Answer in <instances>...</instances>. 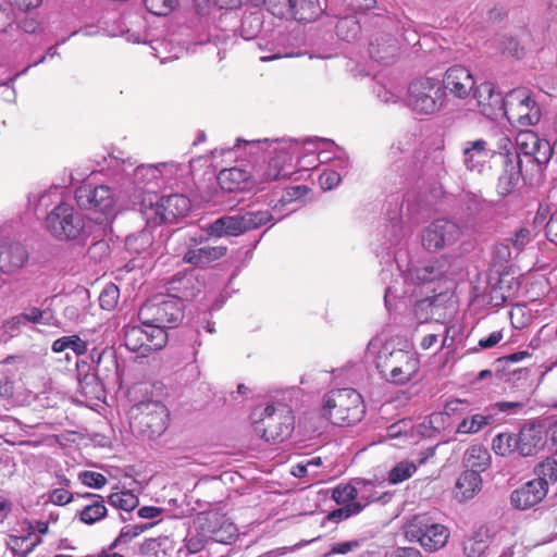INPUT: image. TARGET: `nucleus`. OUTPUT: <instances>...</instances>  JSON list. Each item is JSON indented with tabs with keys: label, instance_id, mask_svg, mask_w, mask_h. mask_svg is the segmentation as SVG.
I'll use <instances>...</instances> for the list:
<instances>
[{
	"label": "nucleus",
	"instance_id": "f257e3e1",
	"mask_svg": "<svg viewBox=\"0 0 557 557\" xmlns=\"http://www.w3.org/2000/svg\"><path fill=\"white\" fill-rule=\"evenodd\" d=\"M300 148V140L293 138L275 139H255L245 140L237 138L235 145L227 149H214L211 157L214 161L218 158L226 156L234 158V165H213V171L218 174L226 172H238L239 174H250L267 170L280 174L289 172L293 168V153Z\"/></svg>",
	"mask_w": 557,
	"mask_h": 557
},
{
	"label": "nucleus",
	"instance_id": "f03ea898",
	"mask_svg": "<svg viewBox=\"0 0 557 557\" xmlns=\"http://www.w3.org/2000/svg\"><path fill=\"white\" fill-rule=\"evenodd\" d=\"M168 295L148 299L139 309L138 317L144 326L173 329L184 318L185 301L193 300L200 292L193 275L174 277L168 287Z\"/></svg>",
	"mask_w": 557,
	"mask_h": 557
},
{
	"label": "nucleus",
	"instance_id": "7ed1b4c3",
	"mask_svg": "<svg viewBox=\"0 0 557 557\" xmlns=\"http://www.w3.org/2000/svg\"><path fill=\"white\" fill-rule=\"evenodd\" d=\"M45 230L59 242L85 246L89 238L98 237L101 222L86 216L72 205L60 202L45 218Z\"/></svg>",
	"mask_w": 557,
	"mask_h": 557
},
{
	"label": "nucleus",
	"instance_id": "20e7f679",
	"mask_svg": "<svg viewBox=\"0 0 557 557\" xmlns=\"http://www.w3.org/2000/svg\"><path fill=\"white\" fill-rule=\"evenodd\" d=\"M210 236L206 232H175L166 246L175 256H183V261L197 268H205L227 253L226 246H201Z\"/></svg>",
	"mask_w": 557,
	"mask_h": 557
},
{
	"label": "nucleus",
	"instance_id": "39448f33",
	"mask_svg": "<svg viewBox=\"0 0 557 557\" xmlns=\"http://www.w3.org/2000/svg\"><path fill=\"white\" fill-rule=\"evenodd\" d=\"M366 411L361 395L354 388H338L323 397L322 414L336 425L359 422Z\"/></svg>",
	"mask_w": 557,
	"mask_h": 557
},
{
	"label": "nucleus",
	"instance_id": "423d86ee",
	"mask_svg": "<svg viewBox=\"0 0 557 557\" xmlns=\"http://www.w3.org/2000/svg\"><path fill=\"white\" fill-rule=\"evenodd\" d=\"M128 417L133 432L147 440L161 436L168 429L169 410L159 400L146 399L133 405Z\"/></svg>",
	"mask_w": 557,
	"mask_h": 557
},
{
	"label": "nucleus",
	"instance_id": "0eeeda50",
	"mask_svg": "<svg viewBox=\"0 0 557 557\" xmlns=\"http://www.w3.org/2000/svg\"><path fill=\"white\" fill-rule=\"evenodd\" d=\"M376 368L381 376L393 384L404 385L416 379L420 361L416 354L404 350H389L383 347L376 356Z\"/></svg>",
	"mask_w": 557,
	"mask_h": 557
},
{
	"label": "nucleus",
	"instance_id": "6e6552de",
	"mask_svg": "<svg viewBox=\"0 0 557 557\" xmlns=\"http://www.w3.org/2000/svg\"><path fill=\"white\" fill-rule=\"evenodd\" d=\"M445 98L438 79L420 77L408 87L407 104L416 114L432 115L442 110Z\"/></svg>",
	"mask_w": 557,
	"mask_h": 557
},
{
	"label": "nucleus",
	"instance_id": "1a4fd4ad",
	"mask_svg": "<svg viewBox=\"0 0 557 557\" xmlns=\"http://www.w3.org/2000/svg\"><path fill=\"white\" fill-rule=\"evenodd\" d=\"M502 113L511 126L521 128L536 125L542 115L537 101L525 88H516L506 94Z\"/></svg>",
	"mask_w": 557,
	"mask_h": 557
},
{
	"label": "nucleus",
	"instance_id": "9d476101",
	"mask_svg": "<svg viewBox=\"0 0 557 557\" xmlns=\"http://www.w3.org/2000/svg\"><path fill=\"white\" fill-rule=\"evenodd\" d=\"M268 211L245 212L243 214L223 215L209 223L203 232L213 238L236 237L250 230L267 224L271 219Z\"/></svg>",
	"mask_w": 557,
	"mask_h": 557
},
{
	"label": "nucleus",
	"instance_id": "9b49d317",
	"mask_svg": "<svg viewBox=\"0 0 557 557\" xmlns=\"http://www.w3.org/2000/svg\"><path fill=\"white\" fill-rule=\"evenodd\" d=\"M255 430L267 442H284L294 430V416L290 408L283 404L268 405L263 409L262 418L256 422Z\"/></svg>",
	"mask_w": 557,
	"mask_h": 557
},
{
	"label": "nucleus",
	"instance_id": "f8f14e48",
	"mask_svg": "<svg viewBox=\"0 0 557 557\" xmlns=\"http://www.w3.org/2000/svg\"><path fill=\"white\" fill-rule=\"evenodd\" d=\"M450 532L448 528L441 523L431 522L423 516H417L405 527V537L409 542H418L425 550L436 552L443 548Z\"/></svg>",
	"mask_w": 557,
	"mask_h": 557
},
{
	"label": "nucleus",
	"instance_id": "ddd939ff",
	"mask_svg": "<svg viewBox=\"0 0 557 557\" xmlns=\"http://www.w3.org/2000/svg\"><path fill=\"white\" fill-rule=\"evenodd\" d=\"M191 209L188 197L182 194L161 196L156 202L143 211L148 225H160L162 223L177 222L178 218L186 216Z\"/></svg>",
	"mask_w": 557,
	"mask_h": 557
},
{
	"label": "nucleus",
	"instance_id": "4468645a",
	"mask_svg": "<svg viewBox=\"0 0 557 557\" xmlns=\"http://www.w3.org/2000/svg\"><path fill=\"white\" fill-rule=\"evenodd\" d=\"M168 342L166 331L152 326L129 325L124 330L125 347L141 357L162 349Z\"/></svg>",
	"mask_w": 557,
	"mask_h": 557
},
{
	"label": "nucleus",
	"instance_id": "2eb2a0df",
	"mask_svg": "<svg viewBox=\"0 0 557 557\" xmlns=\"http://www.w3.org/2000/svg\"><path fill=\"white\" fill-rule=\"evenodd\" d=\"M334 147V143L325 138H307L300 141L299 157L289 172L285 174H299L301 172H310L319 170L324 160L321 156L325 151H330Z\"/></svg>",
	"mask_w": 557,
	"mask_h": 557
},
{
	"label": "nucleus",
	"instance_id": "dca6fc26",
	"mask_svg": "<svg viewBox=\"0 0 557 557\" xmlns=\"http://www.w3.org/2000/svg\"><path fill=\"white\" fill-rule=\"evenodd\" d=\"M459 236V226L453 221L438 219L422 233V245L429 251H436L451 245Z\"/></svg>",
	"mask_w": 557,
	"mask_h": 557
},
{
	"label": "nucleus",
	"instance_id": "f3484780",
	"mask_svg": "<svg viewBox=\"0 0 557 557\" xmlns=\"http://www.w3.org/2000/svg\"><path fill=\"white\" fill-rule=\"evenodd\" d=\"M74 198L79 208L106 212L112 209L111 190L104 185L83 184L75 189Z\"/></svg>",
	"mask_w": 557,
	"mask_h": 557
},
{
	"label": "nucleus",
	"instance_id": "a211bd4d",
	"mask_svg": "<svg viewBox=\"0 0 557 557\" xmlns=\"http://www.w3.org/2000/svg\"><path fill=\"white\" fill-rule=\"evenodd\" d=\"M29 259L27 247L21 242L4 238L0 240V271L15 274L22 270Z\"/></svg>",
	"mask_w": 557,
	"mask_h": 557
},
{
	"label": "nucleus",
	"instance_id": "6ab92c4d",
	"mask_svg": "<svg viewBox=\"0 0 557 557\" xmlns=\"http://www.w3.org/2000/svg\"><path fill=\"white\" fill-rule=\"evenodd\" d=\"M518 440V455L521 457H532L537 455L546 445L547 433L543 425L539 423H529L523 425L519 433Z\"/></svg>",
	"mask_w": 557,
	"mask_h": 557
},
{
	"label": "nucleus",
	"instance_id": "aec40b11",
	"mask_svg": "<svg viewBox=\"0 0 557 557\" xmlns=\"http://www.w3.org/2000/svg\"><path fill=\"white\" fill-rule=\"evenodd\" d=\"M474 86L475 81L467 67L455 65L446 70L442 87L453 96L463 99L470 95Z\"/></svg>",
	"mask_w": 557,
	"mask_h": 557
},
{
	"label": "nucleus",
	"instance_id": "412c9836",
	"mask_svg": "<svg viewBox=\"0 0 557 557\" xmlns=\"http://www.w3.org/2000/svg\"><path fill=\"white\" fill-rule=\"evenodd\" d=\"M473 98L481 114L488 119H495L502 113L504 108V97L494 90L490 82H484L474 86Z\"/></svg>",
	"mask_w": 557,
	"mask_h": 557
},
{
	"label": "nucleus",
	"instance_id": "4be33fe9",
	"mask_svg": "<svg viewBox=\"0 0 557 557\" xmlns=\"http://www.w3.org/2000/svg\"><path fill=\"white\" fill-rule=\"evenodd\" d=\"M462 152L463 163L468 171L480 174L490 169L488 161L492 153L485 140L476 139L465 143Z\"/></svg>",
	"mask_w": 557,
	"mask_h": 557
},
{
	"label": "nucleus",
	"instance_id": "5701e85b",
	"mask_svg": "<svg viewBox=\"0 0 557 557\" xmlns=\"http://www.w3.org/2000/svg\"><path fill=\"white\" fill-rule=\"evenodd\" d=\"M546 495L545 487L539 481L531 480L511 492L510 503L519 510H527L540 504Z\"/></svg>",
	"mask_w": 557,
	"mask_h": 557
},
{
	"label": "nucleus",
	"instance_id": "b1692460",
	"mask_svg": "<svg viewBox=\"0 0 557 557\" xmlns=\"http://www.w3.org/2000/svg\"><path fill=\"white\" fill-rule=\"evenodd\" d=\"M399 52L398 41L389 34L374 35L369 45V54L376 62L388 64L395 60Z\"/></svg>",
	"mask_w": 557,
	"mask_h": 557
},
{
	"label": "nucleus",
	"instance_id": "393cba45",
	"mask_svg": "<svg viewBox=\"0 0 557 557\" xmlns=\"http://www.w3.org/2000/svg\"><path fill=\"white\" fill-rule=\"evenodd\" d=\"M516 146L520 156L523 154L528 162H541V150L548 149L547 141L541 140L534 132L521 131L516 137Z\"/></svg>",
	"mask_w": 557,
	"mask_h": 557
},
{
	"label": "nucleus",
	"instance_id": "a878e982",
	"mask_svg": "<svg viewBox=\"0 0 557 557\" xmlns=\"http://www.w3.org/2000/svg\"><path fill=\"white\" fill-rule=\"evenodd\" d=\"M461 210L463 212L465 220L468 222L474 219H488L492 215L493 207L490 202L475 194H466L461 200Z\"/></svg>",
	"mask_w": 557,
	"mask_h": 557
},
{
	"label": "nucleus",
	"instance_id": "bb28decb",
	"mask_svg": "<svg viewBox=\"0 0 557 557\" xmlns=\"http://www.w3.org/2000/svg\"><path fill=\"white\" fill-rule=\"evenodd\" d=\"M482 479L476 470H466L458 478L455 485V497L459 502H467L481 491Z\"/></svg>",
	"mask_w": 557,
	"mask_h": 557
},
{
	"label": "nucleus",
	"instance_id": "cd10ccee",
	"mask_svg": "<svg viewBox=\"0 0 557 557\" xmlns=\"http://www.w3.org/2000/svg\"><path fill=\"white\" fill-rule=\"evenodd\" d=\"M92 362L96 363V373L106 379L116 374L119 363L116 359V352L112 347H106L98 351L94 349L91 352Z\"/></svg>",
	"mask_w": 557,
	"mask_h": 557
},
{
	"label": "nucleus",
	"instance_id": "c85d7f7f",
	"mask_svg": "<svg viewBox=\"0 0 557 557\" xmlns=\"http://www.w3.org/2000/svg\"><path fill=\"white\" fill-rule=\"evenodd\" d=\"M91 500L90 504L86 505L78 513L79 520L86 524H94L101 520L107 515V508L104 500L100 495L94 493L77 494Z\"/></svg>",
	"mask_w": 557,
	"mask_h": 557
},
{
	"label": "nucleus",
	"instance_id": "c756f323",
	"mask_svg": "<svg viewBox=\"0 0 557 557\" xmlns=\"http://www.w3.org/2000/svg\"><path fill=\"white\" fill-rule=\"evenodd\" d=\"M14 319L18 324L33 323L48 326L57 324L55 313L50 307H46L42 309L32 307L28 308L25 312L16 315Z\"/></svg>",
	"mask_w": 557,
	"mask_h": 557
},
{
	"label": "nucleus",
	"instance_id": "7c9ffc66",
	"mask_svg": "<svg viewBox=\"0 0 557 557\" xmlns=\"http://www.w3.org/2000/svg\"><path fill=\"white\" fill-rule=\"evenodd\" d=\"M289 16L299 21L311 22L321 15L323 9L319 0H292Z\"/></svg>",
	"mask_w": 557,
	"mask_h": 557
},
{
	"label": "nucleus",
	"instance_id": "2f4dec72",
	"mask_svg": "<svg viewBox=\"0 0 557 557\" xmlns=\"http://www.w3.org/2000/svg\"><path fill=\"white\" fill-rule=\"evenodd\" d=\"M240 180H234L233 176H214L219 189L215 194H243L252 188L251 176H238Z\"/></svg>",
	"mask_w": 557,
	"mask_h": 557
},
{
	"label": "nucleus",
	"instance_id": "473e14b6",
	"mask_svg": "<svg viewBox=\"0 0 557 557\" xmlns=\"http://www.w3.org/2000/svg\"><path fill=\"white\" fill-rule=\"evenodd\" d=\"M444 262L438 260L429 261L420 267L410 269L409 274L417 283H429L438 280L444 275Z\"/></svg>",
	"mask_w": 557,
	"mask_h": 557
},
{
	"label": "nucleus",
	"instance_id": "72a5a7b5",
	"mask_svg": "<svg viewBox=\"0 0 557 557\" xmlns=\"http://www.w3.org/2000/svg\"><path fill=\"white\" fill-rule=\"evenodd\" d=\"M491 462V455L486 448L481 445H473L466 450L463 463L467 470H476V473L484 471Z\"/></svg>",
	"mask_w": 557,
	"mask_h": 557
},
{
	"label": "nucleus",
	"instance_id": "f704fd0d",
	"mask_svg": "<svg viewBox=\"0 0 557 557\" xmlns=\"http://www.w3.org/2000/svg\"><path fill=\"white\" fill-rule=\"evenodd\" d=\"M152 226L147 224L140 232L128 235L125 238L126 250L136 255L147 251L153 244Z\"/></svg>",
	"mask_w": 557,
	"mask_h": 557
},
{
	"label": "nucleus",
	"instance_id": "c9c22d12",
	"mask_svg": "<svg viewBox=\"0 0 557 557\" xmlns=\"http://www.w3.org/2000/svg\"><path fill=\"white\" fill-rule=\"evenodd\" d=\"M441 306L438 305L437 297L424 298L417 301L414 306V317L419 323H426L434 320L438 323L441 319L440 311Z\"/></svg>",
	"mask_w": 557,
	"mask_h": 557
},
{
	"label": "nucleus",
	"instance_id": "e433bc0d",
	"mask_svg": "<svg viewBox=\"0 0 557 557\" xmlns=\"http://www.w3.org/2000/svg\"><path fill=\"white\" fill-rule=\"evenodd\" d=\"M332 497L337 504H345L359 498L358 502L369 505L373 499L370 496H366L362 490L358 488L354 481L348 484H339L336 486L333 490Z\"/></svg>",
	"mask_w": 557,
	"mask_h": 557
},
{
	"label": "nucleus",
	"instance_id": "4c0bfd02",
	"mask_svg": "<svg viewBox=\"0 0 557 557\" xmlns=\"http://www.w3.org/2000/svg\"><path fill=\"white\" fill-rule=\"evenodd\" d=\"M534 474L536 478L533 480L539 481L548 492L549 485L557 482V460L547 457L535 466Z\"/></svg>",
	"mask_w": 557,
	"mask_h": 557
},
{
	"label": "nucleus",
	"instance_id": "58836bf2",
	"mask_svg": "<svg viewBox=\"0 0 557 557\" xmlns=\"http://www.w3.org/2000/svg\"><path fill=\"white\" fill-rule=\"evenodd\" d=\"M53 352L60 354L71 349L76 356L85 355L88 350L87 342L78 335H69L57 338L51 346Z\"/></svg>",
	"mask_w": 557,
	"mask_h": 557
},
{
	"label": "nucleus",
	"instance_id": "ea45409f",
	"mask_svg": "<svg viewBox=\"0 0 557 557\" xmlns=\"http://www.w3.org/2000/svg\"><path fill=\"white\" fill-rule=\"evenodd\" d=\"M495 419L492 413H476L470 418L463 419L457 426L459 434H473L481 431L484 426L494 423Z\"/></svg>",
	"mask_w": 557,
	"mask_h": 557
},
{
	"label": "nucleus",
	"instance_id": "a19ab883",
	"mask_svg": "<svg viewBox=\"0 0 557 557\" xmlns=\"http://www.w3.org/2000/svg\"><path fill=\"white\" fill-rule=\"evenodd\" d=\"M492 448L495 454L507 457L515 453L518 454V440L515 433H499L492 441Z\"/></svg>",
	"mask_w": 557,
	"mask_h": 557
},
{
	"label": "nucleus",
	"instance_id": "79ce46f5",
	"mask_svg": "<svg viewBox=\"0 0 557 557\" xmlns=\"http://www.w3.org/2000/svg\"><path fill=\"white\" fill-rule=\"evenodd\" d=\"M361 27L356 16H345L336 24V34L342 40L352 41L359 37Z\"/></svg>",
	"mask_w": 557,
	"mask_h": 557
},
{
	"label": "nucleus",
	"instance_id": "37998d69",
	"mask_svg": "<svg viewBox=\"0 0 557 557\" xmlns=\"http://www.w3.org/2000/svg\"><path fill=\"white\" fill-rule=\"evenodd\" d=\"M153 525L154 523H145L123 527L119 536L109 546V550H113L121 545H127L133 539L137 537Z\"/></svg>",
	"mask_w": 557,
	"mask_h": 557
},
{
	"label": "nucleus",
	"instance_id": "c03bdc74",
	"mask_svg": "<svg viewBox=\"0 0 557 557\" xmlns=\"http://www.w3.org/2000/svg\"><path fill=\"white\" fill-rule=\"evenodd\" d=\"M108 502L111 506L124 511H132L139 504L138 497L132 492L112 493L109 496Z\"/></svg>",
	"mask_w": 557,
	"mask_h": 557
},
{
	"label": "nucleus",
	"instance_id": "a18cd8bd",
	"mask_svg": "<svg viewBox=\"0 0 557 557\" xmlns=\"http://www.w3.org/2000/svg\"><path fill=\"white\" fill-rule=\"evenodd\" d=\"M78 388L85 397L99 398V394L102 392L99 375L97 373L85 374L78 381Z\"/></svg>",
	"mask_w": 557,
	"mask_h": 557
},
{
	"label": "nucleus",
	"instance_id": "49530a36",
	"mask_svg": "<svg viewBox=\"0 0 557 557\" xmlns=\"http://www.w3.org/2000/svg\"><path fill=\"white\" fill-rule=\"evenodd\" d=\"M261 17L258 13L245 15L240 24V36L246 40L255 38L261 28Z\"/></svg>",
	"mask_w": 557,
	"mask_h": 557
},
{
	"label": "nucleus",
	"instance_id": "de8ad7c7",
	"mask_svg": "<svg viewBox=\"0 0 557 557\" xmlns=\"http://www.w3.org/2000/svg\"><path fill=\"white\" fill-rule=\"evenodd\" d=\"M255 7L267 4L268 10L277 17H288L292 12V0H251Z\"/></svg>",
	"mask_w": 557,
	"mask_h": 557
},
{
	"label": "nucleus",
	"instance_id": "09e8293b",
	"mask_svg": "<svg viewBox=\"0 0 557 557\" xmlns=\"http://www.w3.org/2000/svg\"><path fill=\"white\" fill-rule=\"evenodd\" d=\"M417 471V466L411 461L398 462L388 473V481L392 484H398L409 478Z\"/></svg>",
	"mask_w": 557,
	"mask_h": 557
},
{
	"label": "nucleus",
	"instance_id": "8fccbe9b",
	"mask_svg": "<svg viewBox=\"0 0 557 557\" xmlns=\"http://www.w3.org/2000/svg\"><path fill=\"white\" fill-rule=\"evenodd\" d=\"M212 541L222 544H231L237 537V528L233 522L223 521L219 529L211 531Z\"/></svg>",
	"mask_w": 557,
	"mask_h": 557
},
{
	"label": "nucleus",
	"instance_id": "3c124183",
	"mask_svg": "<svg viewBox=\"0 0 557 557\" xmlns=\"http://www.w3.org/2000/svg\"><path fill=\"white\" fill-rule=\"evenodd\" d=\"M367 504H362L361 502H352L344 505L343 507L333 510L329 513L327 518L334 522H339L345 519H348L352 516L360 513Z\"/></svg>",
	"mask_w": 557,
	"mask_h": 557
},
{
	"label": "nucleus",
	"instance_id": "603ef678",
	"mask_svg": "<svg viewBox=\"0 0 557 557\" xmlns=\"http://www.w3.org/2000/svg\"><path fill=\"white\" fill-rule=\"evenodd\" d=\"M40 543L41 539L36 535L33 540L32 534L27 536H10L9 541L10 549L22 550L28 556Z\"/></svg>",
	"mask_w": 557,
	"mask_h": 557
},
{
	"label": "nucleus",
	"instance_id": "864d4df0",
	"mask_svg": "<svg viewBox=\"0 0 557 557\" xmlns=\"http://www.w3.org/2000/svg\"><path fill=\"white\" fill-rule=\"evenodd\" d=\"M257 46L259 47V49L261 51H269L270 52V54H262V55H260V61L261 62H268V61H273V60L281 59V58L289 57V54L283 53L278 49V47L274 42V40H270V39H265V38H260L257 41Z\"/></svg>",
	"mask_w": 557,
	"mask_h": 557
},
{
	"label": "nucleus",
	"instance_id": "5fc2aeb1",
	"mask_svg": "<svg viewBox=\"0 0 557 557\" xmlns=\"http://www.w3.org/2000/svg\"><path fill=\"white\" fill-rule=\"evenodd\" d=\"M120 290L116 285L109 284L103 288L99 296L100 307L104 310H112L116 307L119 300Z\"/></svg>",
	"mask_w": 557,
	"mask_h": 557
},
{
	"label": "nucleus",
	"instance_id": "6e6d98bb",
	"mask_svg": "<svg viewBox=\"0 0 557 557\" xmlns=\"http://www.w3.org/2000/svg\"><path fill=\"white\" fill-rule=\"evenodd\" d=\"M145 7L154 15H168L177 5L178 0H144Z\"/></svg>",
	"mask_w": 557,
	"mask_h": 557
},
{
	"label": "nucleus",
	"instance_id": "4d7b16f0",
	"mask_svg": "<svg viewBox=\"0 0 557 557\" xmlns=\"http://www.w3.org/2000/svg\"><path fill=\"white\" fill-rule=\"evenodd\" d=\"M436 325H437L438 330L435 333H430L422 338V341L420 343V346L422 349H424V350L430 349L437 342L440 336H443L441 348L450 345L447 343L448 332H449L448 327H446L442 323H437Z\"/></svg>",
	"mask_w": 557,
	"mask_h": 557
},
{
	"label": "nucleus",
	"instance_id": "13d9d810",
	"mask_svg": "<svg viewBox=\"0 0 557 557\" xmlns=\"http://www.w3.org/2000/svg\"><path fill=\"white\" fill-rule=\"evenodd\" d=\"M487 529L481 528L471 536L466 549H470L472 555H481L487 548Z\"/></svg>",
	"mask_w": 557,
	"mask_h": 557
},
{
	"label": "nucleus",
	"instance_id": "bf43d9fd",
	"mask_svg": "<svg viewBox=\"0 0 557 557\" xmlns=\"http://www.w3.org/2000/svg\"><path fill=\"white\" fill-rule=\"evenodd\" d=\"M498 47L504 54L509 57L519 59L523 54V48L510 36H502L498 41Z\"/></svg>",
	"mask_w": 557,
	"mask_h": 557
},
{
	"label": "nucleus",
	"instance_id": "052dcab7",
	"mask_svg": "<svg viewBox=\"0 0 557 557\" xmlns=\"http://www.w3.org/2000/svg\"><path fill=\"white\" fill-rule=\"evenodd\" d=\"M78 479L84 485L91 488H101L108 482L103 474L88 470L79 472Z\"/></svg>",
	"mask_w": 557,
	"mask_h": 557
},
{
	"label": "nucleus",
	"instance_id": "680f3d73",
	"mask_svg": "<svg viewBox=\"0 0 557 557\" xmlns=\"http://www.w3.org/2000/svg\"><path fill=\"white\" fill-rule=\"evenodd\" d=\"M499 157L505 164V174H522V159L519 153H500Z\"/></svg>",
	"mask_w": 557,
	"mask_h": 557
},
{
	"label": "nucleus",
	"instance_id": "e2e57ef3",
	"mask_svg": "<svg viewBox=\"0 0 557 557\" xmlns=\"http://www.w3.org/2000/svg\"><path fill=\"white\" fill-rule=\"evenodd\" d=\"M177 164L175 162H159V163H150V164H140L135 169V172H169L174 173L180 171Z\"/></svg>",
	"mask_w": 557,
	"mask_h": 557
},
{
	"label": "nucleus",
	"instance_id": "0e129e2a",
	"mask_svg": "<svg viewBox=\"0 0 557 557\" xmlns=\"http://www.w3.org/2000/svg\"><path fill=\"white\" fill-rule=\"evenodd\" d=\"M377 98L385 103H395L401 97V90L397 87L380 86L376 90Z\"/></svg>",
	"mask_w": 557,
	"mask_h": 557
},
{
	"label": "nucleus",
	"instance_id": "69168bd1",
	"mask_svg": "<svg viewBox=\"0 0 557 557\" xmlns=\"http://www.w3.org/2000/svg\"><path fill=\"white\" fill-rule=\"evenodd\" d=\"M525 404L523 401H498L491 409L504 412L506 414H517L522 411Z\"/></svg>",
	"mask_w": 557,
	"mask_h": 557
},
{
	"label": "nucleus",
	"instance_id": "338daca9",
	"mask_svg": "<svg viewBox=\"0 0 557 557\" xmlns=\"http://www.w3.org/2000/svg\"><path fill=\"white\" fill-rule=\"evenodd\" d=\"M310 188L305 185H297L286 189L282 200L285 202H292L295 200L305 199Z\"/></svg>",
	"mask_w": 557,
	"mask_h": 557
},
{
	"label": "nucleus",
	"instance_id": "774afa93",
	"mask_svg": "<svg viewBox=\"0 0 557 557\" xmlns=\"http://www.w3.org/2000/svg\"><path fill=\"white\" fill-rule=\"evenodd\" d=\"M74 498V495L64 488H54L49 494V500L59 506L66 505L71 503Z\"/></svg>",
	"mask_w": 557,
	"mask_h": 557
}]
</instances>
